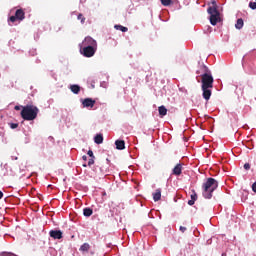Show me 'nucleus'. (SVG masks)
<instances>
[{
	"label": "nucleus",
	"mask_w": 256,
	"mask_h": 256,
	"mask_svg": "<svg viewBox=\"0 0 256 256\" xmlns=\"http://www.w3.org/2000/svg\"><path fill=\"white\" fill-rule=\"evenodd\" d=\"M205 73L201 75L202 80V97L205 99V101H209L211 99L212 95V89H213V75H211V71L207 69V67L204 66Z\"/></svg>",
	"instance_id": "nucleus-1"
},
{
	"label": "nucleus",
	"mask_w": 256,
	"mask_h": 256,
	"mask_svg": "<svg viewBox=\"0 0 256 256\" xmlns=\"http://www.w3.org/2000/svg\"><path fill=\"white\" fill-rule=\"evenodd\" d=\"M219 187V182L215 178H207L206 182L202 185V195L204 199H211L213 192Z\"/></svg>",
	"instance_id": "nucleus-2"
},
{
	"label": "nucleus",
	"mask_w": 256,
	"mask_h": 256,
	"mask_svg": "<svg viewBox=\"0 0 256 256\" xmlns=\"http://www.w3.org/2000/svg\"><path fill=\"white\" fill-rule=\"evenodd\" d=\"M20 115L24 121H35V118L39 115V108L35 105L28 104L22 107Z\"/></svg>",
	"instance_id": "nucleus-3"
},
{
	"label": "nucleus",
	"mask_w": 256,
	"mask_h": 256,
	"mask_svg": "<svg viewBox=\"0 0 256 256\" xmlns=\"http://www.w3.org/2000/svg\"><path fill=\"white\" fill-rule=\"evenodd\" d=\"M208 13L210 14L211 25H217L221 21V13L217 9V2L212 1V6L208 7Z\"/></svg>",
	"instance_id": "nucleus-4"
},
{
	"label": "nucleus",
	"mask_w": 256,
	"mask_h": 256,
	"mask_svg": "<svg viewBox=\"0 0 256 256\" xmlns=\"http://www.w3.org/2000/svg\"><path fill=\"white\" fill-rule=\"evenodd\" d=\"M23 19H25V11H23V9H18L15 12V16H11L9 21L15 23V21H23Z\"/></svg>",
	"instance_id": "nucleus-5"
},
{
	"label": "nucleus",
	"mask_w": 256,
	"mask_h": 256,
	"mask_svg": "<svg viewBox=\"0 0 256 256\" xmlns=\"http://www.w3.org/2000/svg\"><path fill=\"white\" fill-rule=\"evenodd\" d=\"M97 52V48H93L90 46H84L81 50V53L84 57H93L95 53Z\"/></svg>",
	"instance_id": "nucleus-6"
},
{
	"label": "nucleus",
	"mask_w": 256,
	"mask_h": 256,
	"mask_svg": "<svg viewBox=\"0 0 256 256\" xmlns=\"http://www.w3.org/2000/svg\"><path fill=\"white\" fill-rule=\"evenodd\" d=\"M83 47H92L97 49V41L93 39L91 36H87L83 42H82Z\"/></svg>",
	"instance_id": "nucleus-7"
},
{
	"label": "nucleus",
	"mask_w": 256,
	"mask_h": 256,
	"mask_svg": "<svg viewBox=\"0 0 256 256\" xmlns=\"http://www.w3.org/2000/svg\"><path fill=\"white\" fill-rule=\"evenodd\" d=\"M49 235L52 239H63V232L61 230H51Z\"/></svg>",
	"instance_id": "nucleus-8"
},
{
	"label": "nucleus",
	"mask_w": 256,
	"mask_h": 256,
	"mask_svg": "<svg viewBox=\"0 0 256 256\" xmlns=\"http://www.w3.org/2000/svg\"><path fill=\"white\" fill-rule=\"evenodd\" d=\"M182 172H183V164L181 163L177 164L172 170L173 175H176V176L181 175Z\"/></svg>",
	"instance_id": "nucleus-9"
},
{
	"label": "nucleus",
	"mask_w": 256,
	"mask_h": 256,
	"mask_svg": "<svg viewBox=\"0 0 256 256\" xmlns=\"http://www.w3.org/2000/svg\"><path fill=\"white\" fill-rule=\"evenodd\" d=\"M83 107H95V100L91 98H85L82 102Z\"/></svg>",
	"instance_id": "nucleus-10"
},
{
	"label": "nucleus",
	"mask_w": 256,
	"mask_h": 256,
	"mask_svg": "<svg viewBox=\"0 0 256 256\" xmlns=\"http://www.w3.org/2000/svg\"><path fill=\"white\" fill-rule=\"evenodd\" d=\"M90 250H91V244L90 243H84L79 248V251L81 253H87Z\"/></svg>",
	"instance_id": "nucleus-11"
},
{
	"label": "nucleus",
	"mask_w": 256,
	"mask_h": 256,
	"mask_svg": "<svg viewBox=\"0 0 256 256\" xmlns=\"http://www.w3.org/2000/svg\"><path fill=\"white\" fill-rule=\"evenodd\" d=\"M70 90L72 91V93H74V95H79V93L81 92V86L73 84L70 86Z\"/></svg>",
	"instance_id": "nucleus-12"
},
{
	"label": "nucleus",
	"mask_w": 256,
	"mask_h": 256,
	"mask_svg": "<svg viewBox=\"0 0 256 256\" xmlns=\"http://www.w3.org/2000/svg\"><path fill=\"white\" fill-rule=\"evenodd\" d=\"M116 149L119 151H123L125 149V142L123 140H116L115 141Z\"/></svg>",
	"instance_id": "nucleus-13"
},
{
	"label": "nucleus",
	"mask_w": 256,
	"mask_h": 256,
	"mask_svg": "<svg viewBox=\"0 0 256 256\" xmlns=\"http://www.w3.org/2000/svg\"><path fill=\"white\" fill-rule=\"evenodd\" d=\"M190 197L191 200L188 201V205H195V201L197 200V192H195V190H192V194L190 195Z\"/></svg>",
	"instance_id": "nucleus-14"
},
{
	"label": "nucleus",
	"mask_w": 256,
	"mask_h": 256,
	"mask_svg": "<svg viewBox=\"0 0 256 256\" xmlns=\"http://www.w3.org/2000/svg\"><path fill=\"white\" fill-rule=\"evenodd\" d=\"M114 29H116V31H122V33H127L129 31V28L119 25V24H116L114 26Z\"/></svg>",
	"instance_id": "nucleus-15"
},
{
	"label": "nucleus",
	"mask_w": 256,
	"mask_h": 256,
	"mask_svg": "<svg viewBox=\"0 0 256 256\" xmlns=\"http://www.w3.org/2000/svg\"><path fill=\"white\" fill-rule=\"evenodd\" d=\"M158 113L160 115V117H165V115H167V108L165 106H160L158 108Z\"/></svg>",
	"instance_id": "nucleus-16"
},
{
	"label": "nucleus",
	"mask_w": 256,
	"mask_h": 256,
	"mask_svg": "<svg viewBox=\"0 0 256 256\" xmlns=\"http://www.w3.org/2000/svg\"><path fill=\"white\" fill-rule=\"evenodd\" d=\"M154 201H161V189H156L155 193L153 194Z\"/></svg>",
	"instance_id": "nucleus-17"
},
{
	"label": "nucleus",
	"mask_w": 256,
	"mask_h": 256,
	"mask_svg": "<svg viewBox=\"0 0 256 256\" xmlns=\"http://www.w3.org/2000/svg\"><path fill=\"white\" fill-rule=\"evenodd\" d=\"M84 217H91L93 215V209L91 208H84L83 209Z\"/></svg>",
	"instance_id": "nucleus-18"
},
{
	"label": "nucleus",
	"mask_w": 256,
	"mask_h": 256,
	"mask_svg": "<svg viewBox=\"0 0 256 256\" xmlns=\"http://www.w3.org/2000/svg\"><path fill=\"white\" fill-rule=\"evenodd\" d=\"M94 142L97 145H101V143H103V135L102 134H97L94 138Z\"/></svg>",
	"instance_id": "nucleus-19"
},
{
	"label": "nucleus",
	"mask_w": 256,
	"mask_h": 256,
	"mask_svg": "<svg viewBox=\"0 0 256 256\" xmlns=\"http://www.w3.org/2000/svg\"><path fill=\"white\" fill-rule=\"evenodd\" d=\"M243 25H244L243 19L239 18L235 24V27L236 29H243Z\"/></svg>",
	"instance_id": "nucleus-20"
},
{
	"label": "nucleus",
	"mask_w": 256,
	"mask_h": 256,
	"mask_svg": "<svg viewBox=\"0 0 256 256\" xmlns=\"http://www.w3.org/2000/svg\"><path fill=\"white\" fill-rule=\"evenodd\" d=\"M160 1L164 7H169V5H173V0H160Z\"/></svg>",
	"instance_id": "nucleus-21"
},
{
	"label": "nucleus",
	"mask_w": 256,
	"mask_h": 256,
	"mask_svg": "<svg viewBox=\"0 0 256 256\" xmlns=\"http://www.w3.org/2000/svg\"><path fill=\"white\" fill-rule=\"evenodd\" d=\"M77 19L81 21L82 24L85 23V16H83V14H78Z\"/></svg>",
	"instance_id": "nucleus-22"
},
{
	"label": "nucleus",
	"mask_w": 256,
	"mask_h": 256,
	"mask_svg": "<svg viewBox=\"0 0 256 256\" xmlns=\"http://www.w3.org/2000/svg\"><path fill=\"white\" fill-rule=\"evenodd\" d=\"M249 7H250V9H252L253 11H255V9H256V2H250V3H249Z\"/></svg>",
	"instance_id": "nucleus-23"
},
{
	"label": "nucleus",
	"mask_w": 256,
	"mask_h": 256,
	"mask_svg": "<svg viewBox=\"0 0 256 256\" xmlns=\"http://www.w3.org/2000/svg\"><path fill=\"white\" fill-rule=\"evenodd\" d=\"M91 165H95V158H90L88 161V167H91Z\"/></svg>",
	"instance_id": "nucleus-24"
},
{
	"label": "nucleus",
	"mask_w": 256,
	"mask_h": 256,
	"mask_svg": "<svg viewBox=\"0 0 256 256\" xmlns=\"http://www.w3.org/2000/svg\"><path fill=\"white\" fill-rule=\"evenodd\" d=\"M9 125L12 129H17V127H19V124L17 123H10Z\"/></svg>",
	"instance_id": "nucleus-25"
},
{
	"label": "nucleus",
	"mask_w": 256,
	"mask_h": 256,
	"mask_svg": "<svg viewBox=\"0 0 256 256\" xmlns=\"http://www.w3.org/2000/svg\"><path fill=\"white\" fill-rule=\"evenodd\" d=\"M87 155H88L89 157H91V158H95V155L93 154V151H92V150H89V151L87 152Z\"/></svg>",
	"instance_id": "nucleus-26"
},
{
	"label": "nucleus",
	"mask_w": 256,
	"mask_h": 256,
	"mask_svg": "<svg viewBox=\"0 0 256 256\" xmlns=\"http://www.w3.org/2000/svg\"><path fill=\"white\" fill-rule=\"evenodd\" d=\"M244 169H246V171H249V169H251V165L249 163H245Z\"/></svg>",
	"instance_id": "nucleus-27"
},
{
	"label": "nucleus",
	"mask_w": 256,
	"mask_h": 256,
	"mask_svg": "<svg viewBox=\"0 0 256 256\" xmlns=\"http://www.w3.org/2000/svg\"><path fill=\"white\" fill-rule=\"evenodd\" d=\"M179 229H180L181 233H185L187 231V228L184 226H180Z\"/></svg>",
	"instance_id": "nucleus-28"
},
{
	"label": "nucleus",
	"mask_w": 256,
	"mask_h": 256,
	"mask_svg": "<svg viewBox=\"0 0 256 256\" xmlns=\"http://www.w3.org/2000/svg\"><path fill=\"white\" fill-rule=\"evenodd\" d=\"M24 106H15L14 109L15 111H21V108L23 109Z\"/></svg>",
	"instance_id": "nucleus-29"
},
{
	"label": "nucleus",
	"mask_w": 256,
	"mask_h": 256,
	"mask_svg": "<svg viewBox=\"0 0 256 256\" xmlns=\"http://www.w3.org/2000/svg\"><path fill=\"white\" fill-rule=\"evenodd\" d=\"M252 191H253L254 193H256V182H254V183L252 184Z\"/></svg>",
	"instance_id": "nucleus-30"
},
{
	"label": "nucleus",
	"mask_w": 256,
	"mask_h": 256,
	"mask_svg": "<svg viewBox=\"0 0 256 256\" xmlns=\"http://www.w3.org/2000/svg\"><path fill=\"white\" fill-rule=\"evenodd\" d=\"M83 161H87V156H82Z\"/></svg>",
	"instance_id": "nucleus-31"
},
{
	"label": "nucleus",
	"mask_w": 256,
	"mask_h": 256,
	"mask_svg": "<svg viewBox=\"0 0 256 256\" xmlns=\"http://www.w3.org/2000/svg\"><path fill=\"white\" fill-rule=\"evenodd\" d=\"M0 199H3V192L0 191Z\"/></svg>",
	"instance_id": "nucleus-32"
},
{
	"label": "nucleus",
	"mask_w": 256,
	"mask_h": 256,
	"mask_svg": "<svg viewBox=\"0 0 256 256\" xmlns=\"http://www.w3.org/2000/svg\"><path fill=\"white\" fill-rule=\"evenodd\" d=\"M82 167H87V164H83Z\"/></svg>",
	"instance_id": "nucleus-33"
},
{
	"label": "nucleus",
	"mask_w": 256,
	"mask_h": 256,
	"mask_svg": "<svg viewBox=\"0 0 256 256\" xmlns=\"http://www.w3.org/2000/svg\"><path fill=\"white\" fill-rule=\"evenodd\" d=\"M222 256H225V254H222Z\"/></svg>",
	"instance_id": "nucleus-34"
},
{
	"label": "nucleus",
	"mask_w": 256,
	"mask_h": 256,
	"mask_svg": "<svg viewBox=\"0 0 256 256\" xmlns=\"http://www.w3.org/2000/svg\"><path fill=\"white\" fill-rule=\"evenodd\" d=\"M222 256H225V254H222Z\"/></svg>",
	"instance_id": "nucleus-35"
}]
</instances>
